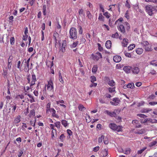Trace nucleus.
Wrapping results in <instances>:
<instances>
[{
  "label": "nucleus",
  "instance_id": "a878e982",
  "mask_svg": "<svg viewBox=\"0 0 157 157\" xmlns=\"http://www.w3.org/2000/svg\"><path fill=\"white\" fill-rule=\"evenodd\" d=\"M35 111L34 109H33L30 111L29 114V116L30 117H31L32 115L35 116Z\"/></svg>",
  "mask_w": 157,
  "mask_h": 157
},
{
  "label": "nucleus",
  "instance_id": "a18cd8bd",
  "mask_svg": "<svg viewBox=\"0 0 157 157\" xmlns=\"http://www.w3.org/2000/svg\"><path fill=\"white\" fill-rule=\"evenodd\" d=\"M55 126L58 128H59L60 127V122L57 121L55 123Z\"/></svg>",
  "mask_w": 157,
  "mask_h": 157
},
{
  "label": "nucleus",
  "instance_id": "864d4df0",
  "mask_svg": "<svg viewBox=\"0 0 157 157\" xmlns=\"http://www.w3.org/2000/svg\"><path fill=\"white\" fill-rule=\"evenodd\" d=\"M124 53L125 56H126L128 57H130V58H131V57L132 55L130 53L126 52H125Z\"/></svg>",
  "mask_w": 157,
  "mask_h": 157
},
{
  "label": "nucleus",
  "instance_id": "680f3d73",
  "mask_svg": "<svg viewBox=\"0 0 157 157\" xmlns=\"http://www.w3.org/2000/svg\"><path fill=\"white\" fill-rule=\"evenodd\" d=\"M125 6L127 7L128 9L130 8V5L129 3L128 0H127L126 1V3L125 4Z\"/></svg>",
  "mask_w": 157,
  "mask_h": 157
},
{
  "label": "nucleus",
  "instance_id": "09e8293b",
  "mask_svg": "<svg viewBox=\"0 0 157 157\" xmlns=\"http://www.w3.org/2000/svg\"><path fill=\"white\" fill-rule=\"evenodd\" d=\"M98 50L100 51L101 52L103 50V48L101 46V44L99 43H98Z\"/></svg>",
  "mask_w": 157,
  "mask_h": 157
},
{
  "label": "nucleus",
  "instance_id": "423d86ee",
  "mask_svg": "<svg viewBox=\"0 0 157 157\" xmlns=\"http://www.w3.org/2000/svg\"><path fill=\"white\" fill-rule=\"evenodd\" d=\"M36 78L35 74H33L32 75V81L30 84V86H33L35 84V82L36 81Z\"/></svg>",
  "mask_w": 157,
  "mask_h": 157
},
{
  "label": "nucleus",
  "instance_id": "f8f14e48",
  "mask_svg": "<svg viewBox=\"0 0 157 157\" xmlns=\"http://www.w3.org/2000/svg\"><path fill=\"white\" fill-rule=\"evenodd\" d=\"M128 40L126 38L123 39V41L122 42V46L124 47H126L128 43Z\"/></svg>",
  "mask_w": 157,
  "mask_h": 157
},
{
  "label": "nucleus",
  "instance_id": "5701e85b",
  "mask_svg": "<svg viewBox=\"0 0 157 157\" xmlns=\"http://www.w3.org/2000/svg\"><path fill=\"white\" fill-rule=\"evenodd\" d=\"M143 50L141 48H138L136 50V52L138 54H141Z\"/></svg>",
  "mask_w": 157,
  "mask_h": 157
},
{
  "label": "nucleus",
  "instance_id": "4d7b16f0",
  "mask_svg": "<svg viewBox=\"0 0 157 157\" xmlns=\"http://www.w3.org/2000/svg\"><path fill=\"white\" fill-rule=\"evenodd\" d=\"M99 148L100 147L99 146L95 147L93 148V151L94 152H96L99 150Z\"/></svg>",
  "mask_w": 157,
  "mask_h": 157
},
{
  "label": "nucleus",
  "instance_id": "ea45409f",
  "mask_svg": "<svg viewBox=\"0 0 157 157\" xmlns=\"http://www.w3.org/2000/svg\"><path fill=\"white\" fill-rule=\"evenodd\" d=\"M14 37H11L10 39V44L11 45H13L14 43Z\"/></svg>",
  "mask_w": 157,
  "mask_h": 157
},
{
  "label": "nucleus",
  "instance_id": "4468645a",
  "mask_svg": "<svg viewBox=\"0 0 157 157\" xmlns=\"http://www.w3.org/2000/svg\"><path fill=\"white\" fill-rule=\"evenodd\" d=\"M50 112H52V116L54 117H56L57 118H58L59 117V116L56 114V110L53 108H52L51 109V110L50 111Z\"/></svg>",
  "mask_w": 157,
  "mask_h": 157
},
{
  "label": "nucleus",
  "instance_id": "c756f323",
  "mask_svg": "<svg viewBox=\"0 0 157 157\" xmlns=\"http://www.w3.org/2000/svg\"><path fill=\"white\" fill-rule=\"evenodd\" d=\"M83 10L82 9H81L79 10L78 11V13L79 15H82L84 17L85 16V13L83 12Z\"/></svg>",
  "mask_w": 157,
  "mask_h": 157
},
{
  "label": "nucleus",
  "instance_id": "37998d69",
  "mask_svg": "<svg viewBox=\"0 0 157 157\" xmlns=\"http://www.w3.org/2000/svg\"><path fill=\"white\" fill-rule=\"evenodd\" d=\"M86 14L89 19H91L92 15L90 12L89 11H87L86 12Z\"/></svg>",
  "mask_w": 157,
  "mask_h": 157
},
{
  "label": "nucleus",
  "instance_id": "3c124183",
  "mask_svg": "<svg viewBox=\"0 0 157 157\" xmlns=\"http://www.w3.org/2000/svg\"><path fill=\"white\" fill-rule=\"evenodd\" d=\"M13 59V56H10L8 59V63H11L12 60Z\"/></svg>",
  "mask_w": 157,
  "mask_h": 157
},
{
  "label": "nucleus",
  "instance_id": "dca6fc26",
  "mask_svg": "<svg viewBox=\"0 0 157 157\" xmlns=\"http://www.w3.org/2000/svg\"><path fill=\"white\" fill-rule=\"evenodd\" d=\"M106 112L107 114L112 117H115L117 116V114L114 112H110L108 110H106Z\"/></svg>",
  "mask_w": 157,
  "mask_h": 157
},
{
  "label": "nucleus",
  "instance_id": "13d9d810",
  "mask_svg": "<svg viewBox=\"0 0 157 157\" xmlns=\"http://www.w3.org/2000/svg\"><path fill=\"white\" fill-rule=\"evenodd\" d=\"M78 108L80 111L83 110V108H84V106L82 105H78Z\"/></svg>",
  "mask_w": 157,
  "mask_h": 157
},
{
  "label": "nucleus",
  "instance_id": "393cba45",
  "mask_svg": "<svg viewBox=\"0 0 157 157\" xmlns=\"http://www.w3.org/2000/svg\"><path fill=\"white\" fill-rule=\"evenodd\" d=\"M135 47V45L134 44H131L128 47V49L129 50H132Z\"/></svg>",
  "mask_w": 157,
  "mask_h": 157
},
{
  "label": "nucleus",
  "instance_id": "6e6552de",
  "mask_svg": "<svg viewBox=\"0 0 157 157\" xmlns=\"http://www.w3.org/2000/svg\"><path fill=\"white\" fill-rule=\"evenodd\" d=\"M121 59V57L119 56H115L113 58L114 62L116 63L120 62Z\"/></svg>",
  "mask_w": 157,
  "mask_h": 157
},
{
  "label": "nucleus",
  "instance_id": "de8ad7c7",
  "mask_svg": "<svg viewBox=\"0 0 157 157\" xmlns=\"http://www.w3.org/2000/svg\"><path fill=\"white\" fill-rule=\"evenodd\" d=\"M25 62L26 63L27 67H28L29 68V61H30V58H29L28 59V60H27L26 62V60L25 59Z\"/></svg>",
  "mask_w": 157,
  "mask_h": 157
},
{
  "label": "nucleus",
  "instance_id": "0eeeda50",
  "mask_svg": "<svg viewBox=\"0 0 157 157\" xmlns=\"http://www.w3.org/2000/svg\"><path fill=\"white\" fill-rule=\"evenodd\" d=\"M123 69L126 73H129L131 72L132 67L129 66H124Z\"/></svg>",
  "mask_w": 157,
  "mask_h": 157
},
{
  "label": "nucleus",
  "instance_id": "20e7f679",
  "mask_svg": "<svg viewBox=\"0 0 157 157\" xmlns=\"http://www.w3.org/2000/svg\"><path fill=\"white\" fill-rule=\"evenodd\" d=\"M113 101H110V103L112 105L117 106L118 105V104H119L121 101L118 98H114L113 99Z\"/></svg>",
  "mask_w": 157,
  "mask_h": 157
},
{
  "label": "nucleus",
  "instance_id": "774afa93",
  "mask_svg": "<svg viewBox=\"0 0 157 157\" xmlns=\"http://www.w3.org/2000/svg\"><path fill=\"white\" fill-rule=\"evenodd\" d=\"M28 38V35H23V40H27Z\"/></svg>",
  "mask_w": 157,
  "mask_h": 157
},
{
  "label": "nucleus",
  "instance_id": "a19ab883",
  "mask_svg": "<svg viewBox=\"0 0 157 157\" xmlns=\"http://www.w3.org/2000/svg\"><path fill=\"white\" fill-rule=\"evenodd\" d=\"M115 87H114L113 88H111L109 87V91L110 93H113V92L115 91Z\"/></svg>",
  "mask_w": 157,
  "mask_h": 157
},
{
  "label": "nucleus",
  "instance_id": "9d476101",
  "mask_svg": "<svg viewBox=\"0 0 157 157\" xmlns=\"http://www.w3.org/2000/svg\"><path fill=\"white\" fill-rule=\"evenodd\" d=\"M131 70L133 73L136 74L138 73L140 71L139 68L137 67H132Z\"/></svg>",
  "mask_w": 157,
  "mask_h": 157
},
{
  "label": "nucleus",
  "instance_id": "c9c22d12",
  "mask_svg": "<svg viewBox=\"0 0 157 157\" xmlns=\"http://www.w3.org/2000/svg\"><path fill=\"white\" fill-rule=\"evenodd\" d=\"M127 85H129V86H128V88L133 89L135 87L134 84L133 83H129Z\"/></svg>",
  "mask_w": 157,
  "mask_h": 157
},
{
  "label": "nucleus",
  "instance_id": "8fccbe9b",
  "mask_svg": "<svg viewBox=\"0 0 157 157\" xmlns=\"http://www.w3.org/2000/svg\"><path fill=\"white\" fill-rule=\"evenodd\" d=\"M130 149L129 148H128L125 151V153H124L125 154H129L130 153Z\"/></svg>",
  "mask_w": 157,
  "mask_h": 157
},
{
  "label": "nucleus",
  "instance_id": "a211bd4d",
  "mask_svg": "<svg viewBox=\"0 0 157 157\" xmlns=\"http://www.w3.org/2000/svg\"><path fill=\"white\" fill-rule=\"evenodd\" d=\"M147 46L145 47L144 48L145 49L146 51H151V45L149 44Z\"/></svg>",
  "mask_w": 157,
  "mask_h": 157
},
{
  "label": "nucleus",
  "instance_id": "f257e3e1",
  "mask_svg": "<svg viewBox=\"0 0 157 157\" xmlns=\"http://www.w3.org/2000/svg\"><path fill=\"white\" fill-rule=\"evenodd\" d=\"M109 127L111 129L114 131H116L118 132L122 131L123 127L121 126L117 125L114 123H110L109 124Z\"/></svg>",
  "mask_w": 157,
  "mask_h": 157
},
{
  "label": "nucleus",
  "instance_id": "bf43d9fd",
  "mask_svg": "<svg viewBox=\"0 0 157 157\" xmlns=\"http://www.w3.org/2000/svg\"><path fill=\"white\" fill-rule=\"evenodd\" d=\"M149 74H151L152 75H155L156 74V71L154 70H152L150 72Z\"/></svg>",
  "mask_w": 157,
  "mask_h": 157
},
{
  "label": "nucleus",
  "instance_id": "cd10ccee",
  "mask_svg": "<svg viewBox=\"0 0 157 157\" xmlns=\"http://www.w3.org/2000/svg\"><path fill=\"white\" fill-rule=\"evenodd\" d=\"M103 141L104 143L105 144H107L109 143V141L108 138L106 137H104Z\"/></svg>",
  "mask_w": 157,
  "mask_h": 157
},
{
  "label": "nucleus",
  "instance_id": "f3484780",
  "mask_svg": "<svg viewBox=\"0 0 157 157\" xmlns=\"http://www.w3.org/2000/svg\"><path fill=\"white\" fill-rule=\"evenodd\" d=\"M98 69V65H94L92 70V72L95 73L97 71Z\"/></svg>",
  "mask_w": 157,
  "mask_h": 157
},
{
  "label": "nucleus",
  "instance_id": "f704fd0d",
  "mask_svg": "<svg viewBox=\"0 0 157 157\" xmlns=\"http://www.w3.org/2000/svg\"><path fill=\"white\" fill-rule=\"evenodd\" d=\"M104 137V136L102 135L101 137H99L98 138V142L99 143H100L102 142V140H103Z\"/></svg>",
  "mask_w": 157,
  "mask_h": 157
},
{
  "label": "nucleus",
  "instance_id": "603ef678",
  "mask_svg": "<svg viewBox=\"0 0 157 157\" xmlns=\"http://www.w3.org/2000/svg\"><path fill=\"white\" fill-rule=\"evenodd\" d=\"M47 87L48 89L50 88V90H52L53 88V86L50 84L48 83Z\"/></svg>",
  "mask_w": 157,
  "mask_h": 157
},
{
  "label": "nucleus",
  "instance_id": "6ab92c4d",
  "mask_svg": "<svg viewBox=\"0 0 157 157\" xmlns=\"http://www.w3.org/2000/svg\"><path fill=\"white\" fill-rule=\"evenodd\" d=\"M150 64L153 66L157 67V61L156 60H154L150 62Z\"/></svg>",
  "mask_w": 157,
  "mask_h": 157
},
{
  "label": "nucleus",
  "instance_id": "7ed1b4c3",
  "mask_svg": "<svg viewBox=\"0 0 157 157\" xmlns=\"http://www.w3.org/2000/svg\"><path fill=\"white\" fill-rule=\"evenodd\" d=\"M153 7L150 5L147 6H145L146 11L150 16H152L153 14Z\"/></svg>",
  "mask_w": 157,
  "mask_h": 157
},
{
  "label": "nucleus",
  "instance_id": "72a5a7b5",
  "mask_svg": "<svg viewBox=\"0 0 157 157\" xmlns=\"http://www.w3.org/2000/svg\"><path fill=\"white\" fill-rule=\"evenodd\" d=\"M98 19L102 21H104V17L102 15V14L101 13H100L99 14Z\"/></svg>",
  "mask_w": 157,
  "mask_h": 157
},
{
  "label": "nucleus",
  "instance_id": "1a4fd4ad",
  "mask_svg": "<svg viewBox=\"0 0 157 157\" xmlns=\"http://www.w3.org/2000/svg\"><path fill=\"white\" fill-rule=\"evenodd\" d=\"M108 155V149H105L103 150L100 154V155L102 157H104L107 156Z\"/></svg>",
  "mask_w": 157,
  "mask_h": 157
},
{
  "label": "nucleus",
  "instance_id": "e433bc0d",
  "mask_svg": "<svg viewBox=\"0 0 157 157\" xmlns=\"http://www.w3.org/2000/svg\"><path fill=\"white\" fill-rule=\"evenodd\" d=\"M50 105L51 104L49 102L48 103V104L47 105L46 107L47 108V109L46 110V111L48 112V111H50L51 110V109L50 108Z\"/></svg>",
  "mask_w": 157,
  "mask_h": 157
},
{
  "label": "nucleus",
  "instance_id": "39448f33",
  "mask_svg": "<svg viewBox=\"0 0 157 157\" xmlns=\"http://www.w3.org/2000/svg\"><path fill=\"white\" fill-rule=\"evenodd\" d=\"M105 78H106V79L109 80L108 83V84L109 86H113L115 85V82H114L113 80H110L109 78L108 77H105Z\"/></svg>",
  "mask_w": 157,
  "mask_h": 157
},
{
  "label": "nucleus",
  "instance_id": "473e14b6",
  "mask_svg": "<svg viewBox=\"0 0 157 157\" xmlns=\"http://www.w3.org/2000/svg\"><path fill=\"white\" fill-rule=\"evenodd\" d=\"M67 121H66L64 120H63L61 121L62 124L65 127H66L67 125Z\"/></svg>",
  "mask_w": 157,
  "mask_h": 157
},
{
  "label": "nucleus",
  "instance_id": "6e6d98bb",
  "mask_svg": "<svg viewBox=\"0 0 157 157\" xmlns=\"http://www.w3.org/2000/svg\"><path fill=\"white\" fill-rule=\"evenodd\" d=\"M67 132L69 136H71L72 135V132L70 129H67Z\"/></svg>",
  "mask_w": 157,
  "mask_h": 157
},
{
  "label": "nucleus",
  "instance_id": "79ce46f5",
  "mask_svg": "<svg viewBox=\"0 0 157 157\" xmlns=\"http://www.w3.org/2000/svg\"><path fill=\"white\" fill-rule=\"evenodd\" d=\"M7 71L6 70H3V73L2 74L4 75V76L5 78H7Z\"/></svg>",
  "mask_w": 157,
  "mask_h": 157
},
{
  "label": "nucleus",
  "instance_id": "338daca9",
  "mask_svg": "<svg viewBox=\"0 0 157 157\" xmlns=\"http://www.w3.org/2000/svg\"><path fill=\"white\" fill-rule=\"evenodd\" d=\"M100 6V8L102 10V11L103 12H104V9L102 5H101V4H100L99 5Z\"/></svg>",
  "mask_w": 157,
  "mask_h": 157
},
{
  "label": "nucleus",
  "instance_id": "2f4dec72",
  "mask_svg": "<svg viewBox=\"0 0 157 157\" xmlns=\"http://www.w3.org/2000/svg\"><path fill=\"white\" fill-rule=\"evenodd\" d=\"M46 7L45 5H44L43 8V14L45 16L46 14Z\"/></svg>",
  "mask_w": 157,
  "mask_h": 157
},
{
  "label": "nucleus",
  "instance_id": "7c9ffc66",
  "mask_svg": "<svg viewBox=\"0 0 157 157\" xmlns=\"http://www.w3.org/2000/svg\"><path fill=\"white\" fill-rule=\"evenodd\" d=\"M147 147H143L142 149L140 150H139L138 151L137 153L138 154H140L142 153L146 149Z\"/></svg>",
  "mask_w": 157,
  "mask_h": 157
},
{
  "label": "nucleus",
  "instance_id": "2eb2a0df",
  "mask_svg": "<svg viewBox=\"0 0 157 157\" xmlns=\"http://www.w3.org/2000/svg\"><path fill=\"white\" fill-rule=\"evenodd\" d=\"M118 29L119 30L121 31L123 33H124L125 32V29L123 25H120Z\"/></svg>",
  "mask_w": 157,
  "mask_h": 157
},
{
  "label": "nucleus",
  "instance_id": "c85d7f7f",
  "mask_svg": "<svg viewBox=\"0 0 157 157\" xmlns=\"http://www.w3.org/2000/svg\"><path fill=\"white\" fill-rule=\"evenodd\" d=\"M28 95L29 96L30 98H31V99L30 100L31 103H33L35 101V99L30 94H28Z\"/></svg>",
  "mask_w": 157,
  "mask_h": 157
},
{
  "label": "nucleus",
  "instance_id": "9b49d317",
  "mask_svg": "<svg viewBox=\"0 0 157 157\" xmlns=\"http://www.w3.org/2000/svg\"><path fill=\"white\" fill-rule=\"evenodd\" d=\"M111 42L110 40H107L105 44V46L107 49H110L111 47Z\"/></svg>",
  "mask_w": 157,
  "mask_h": 157
},
{
  "label": "nucleus",
  "instance_id": "5fc2aeb1",
  "mask_svg": "<svg viewBox=\"0 0 157 157\" xmlns=\"http://www.w3.org/2000/svg\"><path fill=\"white\" fill-rule=\"evenodd\" d=\"M128 10L126 11L125 14V17H126L128 19L129 18V16L128 15Z\"/></svg>",
  "mask_w": 157,
  "mask_h": 157
},
{
  "label": "nucleus",
  "instance_id": "ddd939ff",
  "mask_svg": "<svg viewBox=\"0 0 157 157\" xmlns=\"http://www.w3.org/2000/svg\"><path fill=\"white\" fill-rule=\"evenodd\" d=\"M66 44V41L65 40H63L62 46V51L63 52H64L65 50V48Z\"/></svg>",
  "mask_w": 157,
  "mask_h": 157
},
{
  "label": "nucleus",
  "instance_id": "0e129e2a",
  "mask_svg": "<svg viewBox=\"0 0 157 157\" xmlns=\"http://www.w3.org/2000/svg\"><path fill=\"white\" fill-rule=\"evenodd\" d=\"M142 85V83L141 82H137L136 83V86L137 87H139L141 86Z\"/></svg>",
  "mask_w": 157,
  "mask_h": 157
},
{
  "label": "nucleus",
  "instance_id": "69168bd1",
  "mask_svg": "<svg viewBox=\"0 0 157 157\" xmlns=\"http://www.w3.org/2000/svg\"><path fill=\"white\" fill-rule=\"evenodd\" d=\"M149 104L151 105L157 104V102H150L149 103Z\"/></svg>",
  "mask_w": 157,
  "mask_h": 157
},
{
  "label": "nucleus",
  "instance_id": "f03ea898",
  "mask_svg": "<svg viewBox=\"0 0 157 157\" xmlns=\"http://www.w3.org/2000/svg\"><path fill=\"white\" fill-rule=\"evenodd\" d=\"M70 38L73 40L76 39L77 37V30L76 28L72 27L71 28L69 31Z\"/></svg>",
  "mask_w": 157,
  "mask_h": 157
},
{
  "label": "nucleus",
  "instance_id": "4be33fe9",
  "mask_svg": "<svg viewBox=\"0 0 157 157\" xmlns=\"http://www.w3.org/2000/svg\"><path fill=\"white\" fill-rule=\"evenodd\" d=\"M145 132V130L144 129H142L141 130H138L136 133L139 134H142L144 133Z\"/></svg>",
  "mask_w": 157,
  "mask_h": 157
},
{
  "label": "nucleus",
  "instance_id": "c03bdc74",
  "mask_svg": "<svg viewBox=\"0 0 157 157\" xmlns=\"http://www.w3.org/2000/svg\"><path fill=\"white\" fill-rule=\"evenodd\" d=\"M137 116L143 118H144L147 117V116L146 115L142 114H137Z\"/></svg>",
  "mask_w": 157,
  "mask_h": 157
},
{
  "label": "nucleus",
  "instance_id": "4c0bfd02",
  "mask_svg": "<svg viewBox=\"0 0 157 157\" xmlns=\"http://www.w3.org/2000/svg\"><path fill=\"white\" fill-rule=\"evenodd\" d=\"M157 143V142L156 141H154L151 142L149 144V146L151 147L155 145L156 143Z\"/></svg>",
  "mask_w": 157,
  "mask_h": 157
},
{
  "label": "nucleus",
  "instance_id": "b1692460",
  "mask_svg": "<svg viewBox=\"0 0 157 157\" xmlns=\"http://www.w3.org/2000/svg\"><path fill=\"white\" fill-rule=\"evenodd\" d=\"M141 44L143 46V48H144L145 47L147 46L149 44V43L147 41H145L143 43H141Z\"/></svg>",
  "mask_w": 157,
  "mask_h": 157
},
{
  "label": "nucleus",
  "instance_id": "49530a36",
  "mask_svg": "<svg viewBox=\"0 0 157 157\" xmlns=\"http://www.w3.org/2000/svg\"><path fill=\"white\" fill-rule=\"evenodd\" d=\"M90 78H91V82L92 83H93L94 81L96 80V77L94 76H91Z\"/></svg>",
  "mask_w": 157,
  "mask_h": 157
},
{
  "label": "nucleus",
  "instance_id": "aec40b11",
  "mask_svg": "<svg viewBox=\"0 0 157 157\" xmlns=\"http://www.w3.org/2000/svg\"><path fill=\"white\" fill-rule=\"evenodd\" d=\"M152 110L151 109H143L141 111V112L142 113H148L149 111H151Z\"/></svg>",
  "mask_w": 157,
  "mask_h": 157
},
{
  "label": "nucleus",
  "instance_id": "412c9836",
  "mask_svg": "<svg viewBox=\"0 0 157 157\" xmlns=\"http://www.w3.org/2000/svg\"><path fill=\"white\" fill-rule=\"evenodd\" d=\"M21 118V117L20 116H18L14 120V123L17 124L19 123L21 121L20 119Z\"/></svg>",
  "mask_w": 157,
  "mask_h": 157
},
{
  "label": "nucleus",
  "instance_id": "bb28decb",
  "mask_svg": "<svg viewBox=\"0 0 157 157\" xmlns=\"http://www.w3.org/2000/svg\"><path fill=\"white\" fill-rule=\"evenodd\" d=\"M65 136L64 134H62L59 137V139H60L61 141L62 142H63L64 141V140L65 139Z\"/></svg>",
  "mask_w": 157,
  "mask_h": 157
},
{
  "label": "nucleus",
  "instance_id": "58836bf2",
  "mask_svg": "<svg viewBox=\"0 0 157 157\" xmlns=\"http://www.w3.org/2000/svg\"><path fill=\"white\" fill-rule=\"evenodd\" d=\"M112 37L114 38H118L119 37V34L117 32H116L115 34H113Z\"/></svg>",
  "mask_w": 157,
  "mask_h": 157
},
{
  "label": "nucleus",
  "instance_id": "052dcab7",
  "mask_svg": "<svg viewBox=\"0 0 157 157\" xmlns=\"http://www.w3.org/2000/svg\"><path fill=\"white\" fill-rule=\"evenodd\" d=\"M108 14L109 13L108 12H105L103 14L107 18H109L110 17V16L108 15Z\"/></svg>",
  "mask_w": 157,
  "mask_h": 157
},
{
  "label": "nucleus",
  "instance_id": "e2e57ef3",
  "mask_svg": "<svg viewBox=\"0 0 157 157\" xmlns=\"http://www.w3.org/2000/svg\"><path fill=\"white\" fill-rule=\"evenodd\" d=\"M78 27L79 29V34H82V27L80 25H79Z\"/></svg>",
  "mask_w": 157,
  "mask_h": 157
}]
</instances>
